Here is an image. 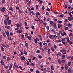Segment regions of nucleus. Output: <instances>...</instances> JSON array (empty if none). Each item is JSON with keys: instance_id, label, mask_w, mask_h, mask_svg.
Returning a JSON list of instances; mask_svg holds the SVG:
<instances>
[{"instance_id": "1", "label": "nucleus", "mask_w": 73, "mask_h": 73, "mask_svg": "<svg viewBox=\"0 0 73 73\" xmlns=\"http://www.w3.org/2000/svg\"><path fill=\"white\" fill-rule=\"evenodd\" d=\"M60 51L63 54H67V53L66 52V50L65 49H62L60 50Z\"/></svg>"}, {"instance_id": "2", "label": "nucleus", "mask_w": 73, "mask_h": 73, "mask_svg": "<svg viewBox=\"0 0 73 73\" xmlns=\"http://www.w3.org/2000/svg\"><path fill=\"white\" fill-rule=\"evenodd\" d=\"M5 7H0V11L2 12H4L5 11Z\"/></svg>"}, {"instance_id": "3", "label": "nucleus", "mask_w": 73, "mask_h": 73, "mask_svg": "<svg viewBox=\"0 0 73 73\" xmlns=\"http://www.w3.org/2000/svg\"><path fill=\"white\" fill-rule=\"evenodd\" d=\"M4 25L5 26L7 25V19H4Z\"/></svg>"}, {"instance_id": "4", "label": "nucleus", "mask_w": 73, "mask_h": 73, "mask_svg": "<svg viewBox=\"0 0 73 73\" xmlns=\"http://www.w3.org/2000/svg\"><path fill=\"white\" fill-rule=\"evenodd\" d=\"M22 31V29H21L19 30H18L16 31V32L17 33H21V32Z\"/></svg>"}, {"instance_id": "5", "label": "nucleus", "mask_w": 73, "mask_h": 73, "mask_svg": "<svg viewBox=\"0 0 73 73\" xmlns=\"http://www.w3.org/2000/svg\"><path fill=\"white\" fill-rule=\"evenodd\" d=\"M49 38L52 39H54V35H51L50 36H49Z\"/></svg>"}, {"instance_id": "6", "label": "nucleus", "mask_w": 73, "mask_h": 73, "mask_svg": "<svg viewBox=\"0 0 73 73\" xmlns=\"http://www.w3.org/2000/svg\"><path fill=\"white\" fill-rule=\"evenodd\" d=\"M72 69L71 68H69L68 70V73H72Z\"/></svg>"}, {"instance_id": "7", "label": "nucleus", "mask_w": 73, "mask_h": 73, "mask_svg": "<svg viewBox=\"0 0 73 73\" xmlns=\"http://www.w3.org/2000/svg\"><path fill=\"white\" fill-rule=\"evenodd\" d=\"M0 63L1 65H4V62L2 60H1L0 61Z\"/></svg>"}, {"instance_id": "8", "label": "nucleus", "mask_w": 73, "mask_h": 73, "mask_svg": "<svg viewBox=\"0 0 73 73\" xmlns=\"http://www.w3.org/2000/svg\"><path fill=\"white\" fill-rule=\"evenodd\" d=\"M7 23L8 25H10L11 23V20H9L7 21Z\"/></svg>"}, {"instance_id": "9", "label": "nucleus", "mask_w": 73, "mask_h": 73, "mask_svg": "<svg viewBox=\"0 0 73 73\" xmlns=\"http://www.w3.org/2000/svg\"><path fill=\"white\" fill-rule=\"evenodd\" d=\"M5 27L7 29H9L11 28L9 26H6Z\"/></svg>"}, {"instance_id": "10", "label": "nucleus", "mask_w": 73, "mask_h": 73, "mask_svg": "<svg viewBox=\"0 0 73 73\" xmlns=\"http://www.w3.org/2000/svg\"><path fill=\"white\" fill-rule=\"evenodd\" d=\"M64 68L65 70H67L68 69V66L65 64L64 66Z\"/></svg>"}, {"instance_id": "11", "label": "nucleus", "mask_w": 73, "mask_h": 73, "mask_svg": "<svg viewBox=\"0 0 73 73\" xmlns=\"http://www.w3.org/2000/svg\"><path fill=\"white\" fill-rule=\"evenodd\" d=\"M20 58L22 60H25V57L23 56H22Z\"/></svg>"}, {"instance_id": "12", "label": "nucleus", "mask_w": 73, "mask_h": 73, "mask_svg": "<svg viewBox=\"0 0 73 73\" xmlns=\"http://www.w3.org/2000/svg\"><path fill=\"white\" fill-rule=\"evenodd\" d=\"M20 24H19L18 23H17L16 25L17 27V28H19V27H20V26H21V23Z\"/></svg>"}, {"instance_id": "13", "label": "nucleus", "mask_w": 73, "mask_h": 73, "mask_svg": "<svg viewBox=\"0 0 73 73\" xmlns=\"http://www.w3.org/2000/svg\"><path fill=\"white\" fill-rule=\"evenodd\" d=\"M58 62L60 64H61L62 63V61L60 59L58 60Z\"/></svg>"}, {"instance_id": "14", "label": "nucleus", "mask_w": 73, "mask_h": 73, "mask_svg": "<svg viewBox=\"0 0 73 73\" xmlns=\"http://www.w3.org/2000/svg\"><path fill=\"white\" fill-rule=\"evenodd\" d=\"M12 67V64H10V66H9V70H11Z\"/></svg>"}, {"instance_id": "15", "label": "nucleus", "mask_w": 73, "mask_h": 73, "mask_svg": "<svg viewBox=\"0 0 73 73\" xmlns=\"http://www.w3.org/2000/svg\"><path fill=\"white\" fill-rule=\"evenodd\" d=\"M10 57L9 56H8V57H7V61L8 62V61H9L10 60Z\"/></svg>"}, {"instance_id": "16", "label": "nucleus", "mask_w": 73, "mask_h": 73, "mask_svg": "<svg viewBox=\"0 0 73 73\" xmlns=\"http://www.w3.org/2000/svg\"><path fill=\"white\" fill-rule=\"evenodd\" d=\"M14 66L16 67V68H18L19 67V66L17 65H16L15 63L14 64Z\"/></svg>"}, {"instance_id": "17", "label": "nucleus", "mask_w": 73, "mask_h": 73, "mask_svg": "<svg viewBox=\"0 0 73 73\" xmlns=\"http://www.w3.org/2000/svg\"><path fill=\"white\" fill-rule=\"evenodd\" d=\"M58 56H60L62 55V54L60 52H58Z\"/></svg>"}, {"instance_id": "18", "label": "nucleus", "mask_w": 73, "mask_h": 73, "mask_svg": "<svg viewBox=\"0 0 73 73\" xmlns=\"http://www.w3.org/2000/svg\"><path fill=\"white\" fill-rule=\"evenodd\" d=\"M1 49L2 51H4L5 50V48L3 47H1Z\"/></svg>"}, {"instance_id": "19", "label": "nucleus", "mask_w": 73, "mask_h": 73, "mask_svg": "<svg viewBox=\"0 0 73 73\" xmlns=\"http://www.w3.org/2000/svg\"><path fill=\"white\" fill-rule=\"evenodd\" d=\"M61 32V31H59V33H57V35L58 36H60V35Z\"/></svg>"}, {"instance_id": "20", "label": "nucleus", "mask_w": 73, "mask_h": 73, "mask_svg": "<svg viewBox=\"0 0 73 73\" xmlns=\"http://www.w3.org/2000/svg\"><path fill=\"white\" fill-rule=\"evenodd\" d=\"M40 15V13L38 11H37L36 13V15L38 16Z\"/></svg>"}, {"instance_id": "21", "label": "nucleus", "mask_w": 73, "mask_h": 73, "mask_svg": "<svg viewBox=\"0 0 73 73\" xmlns=\"http://www.w3.org/2000/svg\"><path fill=\"white\" fill-rule=\"evenodd\" d=\"M3 36L4 37H6L7 36L4 33H3Z\"/></svg>"}, {"instance_id": "22", "label": "nucleus", "mask_w": 73, "mask_h": 73, "mask_svg": "<svg viewBox=\"0 0 73 73\" xmlns=\"http://www.w3.org/2000/svg\"><path fill=\"white\" fill-rule=\"evenodd\" d=\"M8 36V40H11V36L10 35H9V36Z\"/></svg>"}, {"instance_id": "23", "label": "nucleus", "mask_w": 73, "mask_h": 73, "mask_svg": "<svg viewBox=\"0 0 73 73\" xmlns=\"http://www.w3.org/2000/svg\"><path fill=\"white\" fill-rule=\"evenodd\" d=\"M66 60H61V62L62 63H64L66 62Z\"/></svg>"}, {"instance_id": "24", "label": "nucleus", "mask_w": 73, "mask_h": 73, "mask_svg": "<svg viewBox=\"0 0 73 73\" xmlns=\"http://www.w3.org/2000/svg\"><path fill=\"white\" fill-rule=\"evenodd\" d=\"M6 34L7 36H9V33L8 31L6 32Z\"/></svg>"}, {"instance_id": "25", "label": "nucleus", "mask_w": 73, "mask_h": 73, "mask_svg": "<svg viewBox=\"0 0 73 73\" xmlns=\"http://www.w3.org/2000/svg\"><path fill=\"white\" fill-rule=\"evenodd\" d=\"M24 54L25 55H27V52L26 51H25V50H24Z\"/></svg>"}, {"instance_id": "26", "label": "nucleus", "mask_w": 73, "mask_h": 73, "mask_svg": "<svg viewBox=\"0 0 73 73\" xmlns=\"http://www.w3.org/2000/svg\"><path fill=\"white\" fill-rule=\"evenodd\" d=\"M27 38L29 40H31V37L30 36L29 37L28 36L27 37Z\"/></svg>"}, {"instance_id": "27", "label": "nucleus", "mask_w": 73, "mask_h": 73, "mask_svg": "<svg viewBox=\"0 0 73 73\" xmlns=\"http://www.w3.org/2000/svg\"><path fill=\"white\" fill-rule=\"evenodd\" d=\"M51 70H54V68L53 65L52 66H51Z\"/></svg>"}, {"instance_id": "28", "label": "nucleus", "mask_w": 73, "mask_h": 73, "mask_svg": "<svg viewBox=\"0 0 73 73\" xmlns=\"http://www.w3.org/2000/svg\"><path fill=\"white\" fill-rule=\"evenodd\" d=\"M68 20L70 21H72V18H70V17H68Z\"/></svg>"}, {"instance_id": "29", "label": "nucleus", "mask_w": 73, "mask_h": 73, "mask_svg": "<svg viewBox=\"0 0 73 73\" xmlns=\"http://www.w3.org/2000/svg\"><path fill=\"white\" fill-rule=\"evenodd\" d=\"M34 41L35 43H36V44L37 43V41L36 39H34Z\"/></svg>"}, {"instance_id": "30", "label": "nucleus", "mask_w": 73, "mask_h": 73, "mask_svg": "<svg viewBox=\"0 0 73 73\" xmlns=\"http://www.w3.org/2000/svg\"><path fill=\"white\" fill-rule=\"evenodd\" d=\"M51 53V50L50 49H48V54H50Z\"/></svg>"}, {"instance_id": "31", "label": "nucleus", "mask_w": 73, "mask_h": 73, "mask_svg": "<svg viewBox=\"0 0 73 73\" xmlns=\"http://www.w3.org/2000/svg\"><path fill=\"white\" fill-rule=\"evenodd\" d=\"M27 9L28 10V11H31V10L30 8L29 7H28V6H27Z\"/></svg>"}, {"instance_id": "32", "label": "nucleus", "mask_w": 73, "mask_h": 73, "mask_svg": "<svg viewBox=\"0 0 73 73\" xmlns=\"http://www.w3.org/2000/svg\"><path fill=\"white\" fill-rule=\"evenodd\" d=\"M28 44L27 43L25 44V46H26V48L28 47Z\"/></svg>"}, {"instance_id": "33", "label": "nucleus", "mask_w": 73, "mask_h": 73, "mask_svg": "<svg viewBox=\"0 0 73 73\" xmlns=\"http://www.w3.org/2000/svg\"><path fill=\"white\" fill-rule=\"evenodd\" d=\"M69 36H70L72 37L73 36V34L72 33H70L69 35Z\"/></svg>"}, {"instance_id": "34", "label": "nucleus", "mask_w": 73, "mask_h": 73, "mask_svg": "<svg viewBox=\"0 0 73 73\" xmlns=\"http://www.w3.org/2000/svg\"><path fill=\"white\" fill-rule=\"evenodd\" d=\"M46 14L47 16H49V13L47 11L46 12Z\"/></svg>"}, {"instance_id": "35", "label": "nucleus", "mask_w": 73, "mask_h": 73, "mask_svg": "<svg viewBox=\"0 0 73 73\" xmlns=\"http://www.w3.org/2000/svg\"><path fill=\"white\" fill-rule=\"evenodd\" d=\"M68 64L69 66H70L71 65V62H68Z\"/></svg>"}, {"instance_id": "36", "label": "nucleus", "mask_w": 73, "mask_h": 73, "mask_svg": "<svg viewBox=\"0 0 73 73\" xmlns=\"http://www.w3.org/2000/svg\"><path fill=\"white\" fill-rule=\"evenodd\" d=\"M52 25H53L52 26V27H55L56 26V23H54Z\"/></svg>"}, {"instance_id": "37", "label": "nucleus", "mask_w": 73, "mask_h": 73, "mask_svg": "<svg viewBox=\"0 0 73 73\" xmlns=\"http://www.w3.org/2000/svg\"><path fill=\"white\" fill-rule=\"evenodd\" d=\"M46 29L48 31L49 29V27L48 26H46Z\"/></svg>"}, {"instance_id": "38", "label": "nucleus", "mask_w": 73, "mask_h": 73, "mask_svg": "<svg viewBox=\"0 0 73 73\" xmlns=\"http://www.w3.org/2000/svg\"><path fill=\"white\" fill-rule=\"evenodd\" d=\"M19 68L20 69H21V70H23V68L21 66H19Z\"/></svg>"}, {"instance_id": "39", "label": "nucleus", "mask_w": 73, "mask_h": 73, "mask_svg": "<svg viewBox=\"0 0 73 73\" xmlns=\"http://www.w3.org/2000/svg\"><path fill=\"white\" fill-rule=\"evenodd\" d=\"M38 58L40 59H41L42 58V56L41 55L39 56Z\"/></svg>"}, {"instance_id": "40", "label": "nucleus", "mask_w": 73, "mask_h": 73, "mask_svg": "<svg viewBox=\"0 0 73 73\" xmlns=\"http://www.w3.org/2000/svg\"><path fill=\"white\" fill-rule=\"evenodd\" d=\"M9 45H7V46H5V47L6 48H7L9 49Z\"/></svg>"}, {"instance_id": "41", "label": "nucleus", "mask_w": 73, "mask_h": 73, "mask_svg": "<svg viewBox=\"0 0 73 73\" xmlns=\"http://www.w3.org/2000/svg\"><path fill=\"white\" fill-rule=\"evenodd\" d=\"M2 58L3 59H6V57L5 56H3L2 57Z\"/></svg>"}, {"instance_id": "42", "label": "nucleus", "mask_w": 73, "mask_h": 73, "mask_svg": "<svg viewBox=\"0 0 73 73\" xmlns=\"http://www.w3.org/2000/svg\"><path fill=\"white\" fill-rule=\"evenodd\" d=\"M62 57V58L61 59H64L65 57V55H63Z\"/></svg>"}, {"instance_id": "43", "label": "nucleus", "mask_w": 73, "mask_h": 73, "mask_svg": "<svg viewBox=\"0 0 73 73\" xmlns=\"http://www.w3.org/2000/svg\"><path fill=\"white\" fill-rule=\"evenodd\" d=\"M24 24H25V25L26 26H28L27 24V22H25L24 23Z\"/></svg>"}, {"instance_id": "44", "label": "nucleus", "mask_w": 73, "mask_h": 73, "mask_svg": "<svg viewBox=\"0 0 73 73\" xmlns=\"http://www.w3.org/2000/svg\"><path fill=\"white\" fill-rule=\"evenodd\" d=\"M9 10H11V11H13V8L12 7H10L9 8Z\"/></svg>"}, {"instance_id": "45", "label": "nucleus", "mask_w": 73, "mask_h": 73, "mask_svg": "<svg viewBox=\"0 0 73 73\" xmlns=\"http://www.w3.org/2000/svg\"><path fill=\"white\" fill-rule=\"evenodd\" d=\"M31 3V1H29V2H28L27 3V5H29Z\"/></svg>"}, {"instance_id": "46", "label": "nucleus", "mask_w": 73, "mask_h": 73, "mask_svg": "<svg viewBox=\"0 0 73 73\" xmlns=\"http://www.w3.org/2000/svg\"><path fill=\"white\" fill-rule=\"evenodd\" d=\"M51 50H52V51L54 52V50L53 47L51 48Z\"/></svg>"}, {"instance_id": "47", "label": "nucleus", "mask_w": 73, "mask_h": 73, "mask_svg": "<svg viewBox=\"0 0 73 73\" xmlns=\"http://www.w3.org/2000/svg\"><path fill=\"white\" fill-rule=\"evenodd\" d=\"M2 3L3 4L5 2V0H2L1 1Z\"/></svg>"}, {"instance_id": "48", "label": "nucleus", "mask_w": 73, "mask_h": 73, "mask_svg": "<svg viewBox=\"0 0 73 73\" xmlns=\"http://www.w3.org/2000/svg\"><path fill=\"white\" fill-rule=\"evenodd\" d=\"M21 36L22 38H24V35H21Z\"/></svg>"}, {"instance_id": "49", "label": "nucleus", "mask_w": 73, "mask_h": 73, "mask_svg": "<svg viewBox=\"0 0 73 73\" xmlns=\"http://www.w3.org/2000/svg\"><path fill=\"white\" fill-rule=\"evenodd\" d=\"M60 33L61 34V36H64V34L63 33H62V31H61V32Z\"/></svg>"}, {"instance_id": "50", "label": "nucleus", "mask_w": 73, "mask_h": 73, "mask_svg": "<svg viewBox=\"0 0 73 73\" xmlns=\"http://www.w3.org/2000/svg\"><path fill=\"white\" fill-rule=\"evenodd\" d=\"M35 8H36V9L37 10L38 9V5H36Z\"/></svg>"}, {"instance_id": "51", "label": "nucleus", "mask_w": 73, "mask_h": 73, "mask_svg": "<svg viewBox=\"0 0 73 73\" xmlns=\"http://www.w3.org/2000/svg\"><path fill=\"white\" fill-rule=\"evenodd\" d=\"M54 38L55 39H56L57 38V36H56L55 35H54Z\"/></svg>"}, {"instance_id": "52", "label": "nucleus", "mask_w": 73, "mask_h": 73, "mask_svg": "<svg viewBox=\"0 0 73 73\" xmlns=\"http://www.w3.org/2000/svg\"><path fill=\"white\" fill-rule=\"evenodd\" d=\"M36 53L37 54H38L40 52V51L39 50H38L36 51Z\"/></svg>"}, {"instance_id": "53", "label": "nucleus", "mask_w": 73, "mask_h": 73, "mask_svg": "<svg viewBox=\"0 0 73 73\" xmlns=\"http://www.w3.org/2000/svg\"><path fill=\"white\" fill-rule=\"evenodd\" d=\"M65 9H66L68 8V5H67V4H66L65 5Z\"/></svg>"}, {"instance_id": "54", "label": "nucleus", "mask_w": 73, "mask_h": 73, "mask_svg": "<svg viewBox=\"0 0 73 73\" xmlns=\"http://www.w3.org/2000/svg\"><path fill=\"white\" fill-rule=\"evenodd\" d=\"M53 22L52 21H50V24H51V25H52L53 24Z\"/></svg>"}, {"instance_id": "55", "label": "nucleus", "mask_w": 73, "mask_h": 73, "mask_svg": "<svg viewBox=\"0 0 73 73\" xmlns=\"http://www.w3.org/2000/svg\"><path fill=\"white\" fill-rule=\"evenodd\" d=\"M30 65L31 66H34L35 65V64L33 63H32L30 64Z\"/></svg>"}, {"instance_id": "56", "label": "nucleus", "mask_w": 73, "mask_h": 73, "mask_svg": "<svg viewBox=\"0 0 73 73\" xmlns=\"http://www.w3.org/2000/svg\"><path fill=\"white\" fill-rule=\"evenodd\" d=\"M31 28L32 29L34 30V29H35V27L34 26H31Z\"/></svg>"}, {"instance_id": "57", "label": "nucleus", "mask_w": 73, "mask_h": 73, "mask_svg": "<svg viewBox=\"0 0 73 73\" xmlns=\"http://www.w3.org/2000/svg\"><path fill=\"white\" fill-rule=\"evenodd\" d=\"M61 69L62 70H63L64 69V67L63 66H62L61 67Z\"/></svg>"}, {"instance_id": "58", "label": "nucleus", "mask_w": 73, "mask_h": 73, "mask_svg": "<svg viewBox=\"0 0 73 73\" xmlns=\"http://www.w3.org/2000/svg\"><path fill=\"white\" fill-rule=\"evenodd\" d=\"M67 25L68 26V27H70L71 26V25L70 24V23L68 24H67Z\"/></svg>"}, {"instance_id": "59", "label": "nucleus", "mask_w": 73, "mask_h": 73, "mask_svg": "<svg viewBox=\"0 0 73 73\" xmlns=\"http://www.w3.org/2000/svg\"><path fill=\"white\" fill-rule=\"evenodd\" d=\"M64 16V14H61V15H60V17H63Z\"/></svg>"}, {"instance_id": "60", "label": "nucleus", "mask_w": 73, "mask_h": 73, "mask_svg": "<svg viewBox=\"0 0 73 73\" xmlns=\"http://www.w3.org/2000/svg\"><path fill=\"white\" fill-rule=\"evenodd\" d=\"M54 49H56L57 48V47L55 45H54Z\"/></svg>"}, {"instance_id": "61", "label": "nucleus", "mask_w": 73, "mask_h": 73, "mask_svg": "<svg viewBox=\"0 0 73 73\" xmlns=\"http://www.w3.org/2000/svg\"><path fill=\"white\" fill-rule=\"evenodd\" d=\"M69 15L70 16V17H73L72 16V14H71V13H69Z\"/></svg>"}, {"instance_id": "62", "label": "nucleus", "mask_w": 73, "mask_h": 73, "mask_svg": "<svg viewBox=\"0 0 73 73\" xmlns=\"http://www.w3.org/2000/svg\"><path fill=\"white\" fill-rule=\"evenodd\" d=\"M60 24H58V26L59 28H60Z\"/></svg>"}, {"instance_id": "63", "label": "nucleus", "mask_w": 73, "mask_h": 73, "mask_svg": "<svg viewBox=\"0 0 73 73\" xmlns=\"http://www.w3.org/2000/svg\"><path fill=\"white\" fill-rule=\"evenodd\" d=\"M66 58H67V59H69L70 58V56H68Z\"/></svg>"}, {"instance_id": "64", "label": "nucleus", "mask_w": 73, "mask_h": 73, "mask_svg": "<svg viewBox=\"0 0 73 73\" xmlns=\"http://www.w3.org/2000/svg\"><path fill=\"white\" fill-rule=\"evenodd\" d=\"M7 73H11L10 72L9 70L7 71Z\"/></svg>"}]
</instances>
